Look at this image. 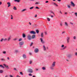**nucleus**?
<instances>
[{"mask_svg":"<svg viewBox=\"0 0 77 77\" xmlns=\"http://www.w3.org/2000/svg\"><path fill=\"white\" fill-rule=\"evenodd\" d=\"M27 38L28 40H30L32 39V37L30 34H28L27 36Z\"/></svg>","mask_w":77,"mask_h":77,"instance_id":"1","label":"nucleus"},{"mask_svg":"<svg viewBox=\"0 0 77 77\" xmlns=\"http://www.w3.org/2000/svg\"><path fill=\"white\" fill-rule=\"evenodd\" d=\"M55 65H56V62L54 61L53 63L51 66H52V67H54Z\"/></svg>","mask_w":77,"mask_h":77,"instance_id":"2","label":"nucleus"},{"mask_svg":"<svg viewBox=\"0 0 77 77\" xmlns=\"http://www.w3.org/2000/svg\"><path fill=\"white\" fill-rule=\"evenodd\" d=\"M34 52L35 53H38V52H39V49L38 48H36L34 50Z\"/></svg>","mask_w":77,"mask_h":77,"instance_id":"3","label":"nucleus"},{"mask_svg":"<svg viewBox=\"0 0 77 77\" xmlns=\"http://www.w3.org/2000/svg\"><path fill=\"white\" fill-rule=\"evenodd\" d=\"M69 40H70V37H67L66 38V41L67 43H69Z\"/></svg>","mask_w":77,"mask_h":77,"instance_id":"4","label":"nucleus"},{"mask_svg":"<svg viewBox=\"0 0 77 77\" xmlns=\"http://www.w3.org/2000/svg\"><path fill=\"white\" fill-rule=\"evenodd\" d=\"M24 42L23 41H22L21 42H20L19 43V45H24Z\"/></svg>","mask_w":77,"mask_h":77,"instance_id":"5","label":"nucleus"},{"mask_svg":"<svg viewBox=\"0 0 77 77\" xmlns=\"http://www.w3.org/2000/svg\"><path fill=\"white\" fill-rule=\"evenodd\" d=\"M28 72L29 73H32L33 72V70L32 69H28Z\"/></svg>","mask_w":77,"mask_h":77,"instance_id":"6","label":"nucleus"},{"mask_svg":"<svg viewBox=\"0 0 77 77\" xmlns=\"http://www.w3.org/2000/svg\"><path fill=\"white\" fill-rule=\"evenodd\" d=\"M7 40V38H2L1 40H0L1 42H2L3 41H6Z\"/></svg>","mask_w":77,"mask_h":77,"instance_id":"7","label":"nucleus"},{"mask_svg":"<svg viewBox=\"0 0 77 77\" xmlns=\"http://www.w3.org/2000/svg\"><path fill=\"white\" fill-rule=\"evenodd\" d=\"M31 34H36V32L34 31H32L29 32Z\"/></svg>","mask_w":77,"mask_h":77,"instance_id":"8","label":"nucleus"},{"mask_svg":"<svg viewBox=\"0 0 77 77\" xmlns=\"http://www.w3.org/2000/svg\"><path fill=\"white\" fill-rule=\"evenodd\" d=\"M71 3L72 6H73V7H74V6H75V5L74 4V3H73V2H71Z\"/></svg>","mask_w":77,"mask_h":77,"instance_id":"9","label":"nucleus"},{"mask_svg":"<svg viewBox=\"0 0 77 77\" xmlns=\"http://www.w3.org/2000/svg\"><path fill=\"white\" fill-rule=\"evenodd\" d=\"M3 65L5 66V67H6V68H7V69H9V66H8L5 65V64H4Z\"/></svg>","mask_w":77,"mask_h":77,"instance_id":"10","label":"nucleus"},{"mask_svg":"<svg viewBox=\"0 0 77 77\" xmlns=\"http://www.w3.org/2000/svg\"><path fill=\"white\" fill-rule=\"evenodd\" d=\"M11 39V36H10L8 37V39H7L8 41H10Z\"/></svg>","mask_w":77,"mask_h":77,"instance_id":"11","label":"nucleus"},{"mask_svg":"<svg viewBox=\"0 0 77 77\" xmlns=\"http://www.w3.org/2000/svg\"><path fill=\"white\" fill-rule=\"evenodd\" d=\"M23 59H26V55L25 54H23Z\"/></svg>","mask_w":77,"mask_h":77,"instance_id":"12","label":"nucleus"},{"mask_svg":"<svg viewBox=\"0 0 77 77\" xmlns=\"http://www.w3.org/2000/svg\"><path fill=\"white\" fill-rule=\"evenodd\" d=\"M7 4H8V8H9L10 6H11V3L9 2H8L7 3Z\"/></svg>","mask_w":77,"mask_h":77,"instance_id":"13","label":"nucleus"},{"mask_svg":"<svg viewBox=\"0 0 77 77\" xmlns=\"http://www.w3.org/2000/svg\"><path fill=\"white\" fill-rule=\"evenodd\" d=\"M35 38V35H32L31 38L34 39Z\"/></svg>","mask_w":77,"mask_h":77,"instance_id":"14","label":"nucleus"},{"mask_svg":"<svg viewBox=\"0 0 77 77\" xmlns=\"http://www.w3.org/2000/svg\"><path fill=\"white\" fill-rule=\"evenodd\" d=\"M43 48L44 49V50L45 51H46V48H45V45H44L43 46Z\"/></svg>","mask_w":77,"mask_h":77,"instance_id":"15","label":"nucleus"},{"mask_svg":"<svg viewBox=\"0 0 77 77\" xmlns=\"http://www.w3.org/2000/svg\"><path fill=\"white\" fill-rule=\"evenodd\" d=\"M14 1L15 2H16L19 3V2H20V0H14Z\"/></svg>","mask_w":77,"mask_h":77,"instance_id":"16","label":"nucleus"},{"mask_svg":"<svg viewBox=\"0 0 77 77\" xmlns=\"http://www.w3.org/2000/svg\"><path fill=\"white\" fill-rule=\"evenodd\" d=\"M41 36L42 38H43L44 36V34H43V33L42 32L41 34Z\"/></svg>","mask_w":77,"mask_h":77,"instance_id":"17","label":"nucleus"},{"mask_svg":"<svg viewBox=\"0 0 77 77\" xmlns=\"http://www.w3.org/2000/svg\"><path fill=\"white\" fill-rule=\"evenodd\" d=\"M64 24H65V25L66 26H68V23H67L66 22H65L64 23Z\"/></svg>","mask_w":77,"mask_h":77,"instance_id":"18","label":"nucleus"},{"mask_svg":"<svg viewBox=\"0 0 77 77\" xmlns=\"http://www.w3.org/2000/svg\"><path fill=\"white\" fill-rule=\"evenodd\" d=\"M50 68L52 70H54V67L51 66Z\"/></svg>","mask_w":77,"mask_h":77,"instance_id":"19","label":"nucleus"},{"mask_svg":"<svg viewBox=\"0 0 77 77\" xmlns=\"http://www.w3.org/2000/svg\"><path fill=\"white\" fill-rule=\"evenodd\" d=\"M42 69H43V70H45L46 68H45V67H42Z\"/></svg>","mask_w":77,"mask_h":77,"instance_id":"20","label":"nucleus"},{"mask_svg":"<svg viewBox=\"0 0 77 77\" xmlns=\"http://www.w3.org/2000/svg\"><path fill=\"white\" fill-rule=\"evenodd\" d=\"M13 9L14 10H15V11H16L17 9V8H16V7H15V6H14Z\"/></svg>","mask_w":77,"mask_h":77,"instance_id":"21","label":"nucleus"},{"mask_svg":"<svg viewBox=\"0 0 77 77\" xmlns=\"http://www.w3.org/2000/svg\"><path fill=\"white\" fill-rule=\"evenodd\" d=\"M53 4H54V5H55V6H57V7L58 6V5H57L56 3H53Z\"/></svg>","mask_w":77,"mask_h":77,"instance_id":"22","label":"nucleus"},{"mask_svg":"<svg viewBox=\"0 0 77 77\" xmlns=\"http://www.w3.org/2000/svg\"><path fill=\"white\" fill-rule=\"evenodd\" d=\"M23 37V38H25L26 37V35L24 34H23L22 35Z\"/></svg>","mask_w":77,"mask_h":77,"instance_id":"23","label":"nucleus"},{"mask_svg":"<svg viewBox=\"0 0 77 77\" xmlns=\"http://www.w3.org/2000/svg\"><path fill=\"white\" fill-rule=\"evenodd\" d=\"M0 67H1V68H5V67L3 66L2 65H0Z\"/></svg>","mask_w":77,"mask_h":77,"instance_id":"24","label":"nucleus"},{"mask_svg":"<svg viewBox=\"0 0 77 77\" xmlns=\"http://www.w3.org/2000/svg\"><path fill=\"white\" fill-rule=\"evenodd\" d=\"M3 72V70H0V73H2Z\"/></svg>","mask_w":77,"mask_h":77,"instance_id":"25","label":"nucleus"},{"mask_svg":"<svg viewBox=\"0 0 77 77\" xmlns=\"http://www.w3.org/2000/svg\"><path fill=\"white\" fill-rule=\"evenodd\" d=\"M33 26H34L35 27H36L37 26V25H36V24H34L33 25Z\"/></svg>","mask_w":77,"mask_h":77,"instance_id":"26","label":"nucleus"},{"mask_svg":"<svg viewBox=\"0 0 77 77\" xmlns=\"http://www.w3.org/2000/svg\"><path fill=\"white\" fill-rule=\"evenodd\" d=\"M22 41V38H20L19 39L18 41H19V42H20V41Z\"/></svg>","mask_w":77,"mask_h":77,"instance_id":"27","label":"nucleus"},{"mask_svg":"<svg viewBox=\"0 0 77 77\" xmlns=\"http://www.w3.org/2000/svg\"><path fill=\"white\" fill-rule=\"evenodd\" d=\"M33 9V7H31L29 8V9L32 10V9Z\"/></svg>","mask_w":77,"mask_h":77,"instance_id":"28","label":"nucleus"},{"mask_svg":"<svg viewBox=\"0 0 77 77\" xmlns=\"http://www.w3.org/2000/svg\"><path fill=\"white\" fill-rule=\"evenodd\" d=\"M36 32L37 33H39V31L38 30H36Z\"/></svg>","mask_w":77,"mask_h":77,"instance_id":"29","label":"nucleus"},{"mask_svg":"<svg viewBox=\"0 0 77 77\" xmlns=\"http://www.w3.org/2000/svg\"><path fill=\"white\" fill-rule=\"evenodd\" d=\"M47 19H48V21H50V18H48V17H47Z\"/></svg>","mask_w":77,"mask_h":77,"instance_id":"30","label":"nucleus"},{"mask_svg":"<svg viewBox=\"0 0 77 77\" xmlns=\"http://www.w3.org/2000/svg\"><path fill=\"white\" fill-rule=\"evenodd\" d=\"M33 44V42H32L30 45V46L31 47V46H32Z\"/></svg>","mask_w":77,"mask_h":77,"instance_id":"31","label":"nucleus"},{"mask_svg":"<svg viewBox=\"0 0 77 77\" xmlns=\"http://www.w3.org/2000/svg\"><path fill=\"white\" fill-rule=\"evenodd\" d=\"M74 39H76V37L75 36H74L73 37Z\"/></svg>","mask_w":77,"mask_h":77,"instance_id":"32","label":"nucleus"},{"mask_svg":"<svg viewBox=\"0 0 77 77\" xmlns=\"http://www.w3.org/2000/svg\"><path fill=\"white\" fill-rule=\"evenodd\" d=\"M15 53H18V50H16L15 51Z\"/></svg>","mask_w":77,"mask_h":77,"instance_id":"33","label":"nucleus"},{"mask_svg":"<svg viewBox=\"0 0 77 77\" xmlns=\"http://www.w3.org/2000/svg\"><path fill=\"white\" fill-rule=\"evenodd\" d=\"M59 13L61 14H62V11H59Z\"/></svg>","mask_w":77,"mask_h":77,"instance_id":"34","label":"nucleus"},{"mask_svg":"<svg viewBox=\"0 0 77 77\" xmlns=\"http://www.w3.org/2000/svg\"><path fill=\"white\" fill-rule=\"evenodd\" d=\"M67 7L68 8H71V7L69 5H67Z\"/></svg>","mask_w":77,"mask_h":77,"instance_id":"35","label":"nucleus"},{"mask_svg":"<svg viewBox=\"0 0 77 77\" xmlns=\"http://www.w3.org/2000/svg\"><path fill=\"white\" fill-rule=\"evenodd\" d=\"M26 9H24L22 11V12H24V11H26Z\"/></svg>","mask_w":77,"mask_h":77,"instance_id":"36","label":"nucleus"},{"mask_svg":"<svg viewBox=\"0 0 77 77\" xmlns=\"http://www.w3.org/2000/svg\"><path fill=\"white\" fill-rule=\"evenodd\" d=\"M40 39L41 40V42L43 41V40L42 39V38H40Z\"/></svg>","mask_w":77,"mask_h":77,"instance_id":"37","label":"nucleus"},{"mask_svg":"<svg viewBox=\"0 0 77 77\" xmlns=\"http://www.w3.org/2000/svg\"><path fill=\"white\" fill-rule=\"evenodd\" d=\"M29 76H32V74L31 73H30L29 74Z\"/></svg>","mask_w":77,"mask_h":77,"instance_id":"38","label":"nucleus"},{"mask_svg":"<svg viewBox=\"0 0 77 77\" xmlns=\"http://www.w3.org/2000/svg\"><path fill=\"white\" fill-rule=\"evenodd\" d=\"M32 61H29L30 64H32Z\"/></svg>","mask_w":77,"mask_h":77,"instance_id":"39","label":"nucleus"},{"mask_svg":"<svg viewBox=\"0 0 77 77\" xmlns=\"http://www.w3.org/2000/svg\"><path fill=\"white\" fill-rule=\"evenodd\" d=\"M17 38H15L13 39V41H16L17 40Z\"/></svg>","mask_w":77,"mask_h":77,"instance_id":"40","label":"nucleus"},{"mask_svg":"<svg viewBox=\"0 0 77 77\" xmlns=\"http://www.w3.org/2000/svg\"><path fill=\"white\" fill-rule=\"evenodd\" d=\"M41 42L42 44H44V43H45V42H44V41H42V42Z\"/></svg>","mask_w":77,"mask_h":77,"instance_id":"41","label":"nucleus"},{"mask_svg":"<svg viewBox=\"0 0 77 77\" xmlns=\"http://www.w3.org/2000/svg\"><path fill=\"white\" fill-rule=\"evenodd\" d=\"M1 60H2V61H3V60L5 61V59H1Z\"/></svg>","mask_w":77,"mask_h":77,"instance_id":"42","label":"nucleus"},{"mask_svg":"<svg viewBox=\"0 0 77 77\" xmlns=\"http://www.w3.org/2000/svg\"><path fill=\"white\" fill-rule=\"evenodd\" d=\"M3 54H6V52L5 51H4L3 52Z\"/></svg>","mask_w":77,"mask_h":77,"instance_id":"43","label":"nucleus"},{"mask_svg":"<svg viewBox=\"0 0 77 77\" xmlns=\"http://www.w3.org/2000/svg\"><path fill=\"white\" fill-rule=\"evenodd\" d=\"M35 8L36 9H39V8H38V7H35Z\"/></svg>","mask_w":77,"mask_h":77,"instance_id":"44","label":"nucleus"},{"mask_svg":"<svg viewBox=\"0 0 77 77\" xmlns=\"http://www.w3.org/2000/svg\"><path fill=\"white\" fill-rule=\"evenodd\" d=\"M7 59H8V60H10V58H9V57H7Z\"/></svg>","mask_w":77,"mask_h":77,"instance_id":"45","label":"nucleus"},{"mask_svg":"<svg viewBox=\"0 0 77 77\" xmlns=\"http://www.w3.org/2000/svg\"><path fill=\"white\" fill-rule=\"evenodd\" d=\"M20 74H21V75H23V72H20Z\"/></svg>","mask_w":77,"mask_h":77,"instance_id":"46","label":"nucleus"},{"mask_svg":"<svg viewBox=\"0 0 77 77\" xmlns=\"http://www.w3.org/2000/svg\"><path fill=\"white\" fill-rule=\"evenodd\" d=\"M75 14L76 16H77V13H75Z\"/></svg>","mask_w":77,"mask_h":77,"instance_id":"47","label":"nucleus"},{"mask_svg":"<svg viewBox=\"0 0 77 77\" xmlns=\"http://www.w3.org/2000/svg\"><path fill=\"white\" fill-rule=\"evenodd\" d=\"M75 56H77V53H75Z\"/></svg>","mask_w":77,"mask_h":77,"instance_id":"48","label":"nucleus"},{"mask_svg":"<svg viewBox=\"0 0 77 77\" xmlns=\"http://www.w3.org/2000/svg\"><path fill=\"white\" fill-rule=\"evenodd\" d=\"M66 48V46H65L64 48H63V49H65V48Z\"/></svg>","mask_w":77,"mask_h":77,"instance_id":"49","label":"nucleus"},{"mask_svg":"<svg viewBox=\"0 0 77 77\" xmlns=\"http://www.w3.org/2000/svg\"><path fill=\"white\" fill-rule=\"evenodd\" d=\"M45 3H48V1H46L45 2Z\"/></svg>","mask_w":77,"mask_h":77,"instance_id":"50","label":"nucleus"},{"mask_svg":"<svg viewBox=\"0 0 77 77\" xmlns=\"http://www.w3.org/2000/svg\"><path fill=\"white\" fill-rule=\"evenodd\" d=\"M51 13H52V14H53L54 15V13H53V11H51Z\"/></svg>","mask_w":77,"mask_h":77,"instance_id":"51","label":"nucleus"},{"mask_svg":"<svg viewBox=\"0 0 77 77\" xmlns=\"http://www.w3.org/2000/svg\"><path fill=\"white\" fill-rule=\"evenodd\" d=\"M35 18H36V17H37V14H36L35 15Z\"/></svg>","mask_w":77,"mask_h":77,"instance_id":"52","label":"nucleus"},{"mask_svg":"<svg viewBox=\"0 0 77 77\" xmlns=\"http://www.w3.org/2000/svg\"><path fill=\"white\" fill-rule=\"evenodd\" d=\"M64 47V45H62L61 46V47L63 48Z\"/></svg>","mask_w":77,"mask_h":77,"instance_id":"53","label":"nucleus"},{"mask_svg":"<svg viewBox=\"0 0 77 77\" xmlns=\"http://www.w3.org/2000/svg\"><path fill=\"white\" fill-rule=\"evenodd\" d=\"M2 4V2H0V5H1Z\"/></svg>","mask_w":77,"mask_h":77,"instance_id":"54","label":"nucleus"},{"mask_svg":"<svg viewBox=\"0 0 77 77\" xmlns=\"http://www.w3.org/2000/svg\"><path fill=\"white\" fill-rule=\"evenodd\" d=\"M10 77H14L12 75H10Z\"/></svg>","mask_w":77,"mask_h":77,"instance_id":"55","label":"nucleus"},{"mask_svg":"<svg viewBox=\"0 0 77 77\" xmlns=\"http://www.w3.org/2000/svg\"><path fill=\"white\" fill-rule=\"evenodd\" d=\"M35 5H36V4H39V3L38 2H36L35 3Z\"/></svg>","mask_w":77,"mask_h":77,"instance_id":"56","label":"nucleus"},{"mask_svg":"<svg viewBox=\"0 0 77 77\" xmlns=\"http://www.w3.org/2000/svg\"><path fill=\"white\" fill-rule=\"evenodd\" d=\"M11 20H13V17H11Z\"/></svg>","mask_w":77,"mask_h":77,"instance_id":"57","label":"nucleus"},{"mask_svg":"<svg viewBox=\"0 0 77 77\" xmlns=\"http://www.w3.org/2000/svg\"><path fill=\"white\" fill-rule=\"evenodd\" d=\"M29 24L30 25H32V23L30 22H29Z\"/></svg>","mask_w":77,"mask_h":77,"instance_id":"58","label":"nucleus"},{"mask_svg":"<svg viewBox=\"0 0 77 77\" xmlns=\"http://www.w3.org/2000/svg\"><path fill=\"white\" fill-rule=\"evenodd\" d=\"M14 70H15L16 71H17V69L15 68H14Z\"/></svg>","mask_w":77,"mask_h":77,"instance_id":"59","label":"nucleus"},{"mask_svg":"<svg viewBox=\"0 0 77 77\" xmlns=\"http://www.w3.org/2000/svg\"><path fill=\"white\" fill-rule=\"evenodd\" d=\"M5 77H8V75H6L5 76Z\"/></svg>","mask_w":77,"mask_h":77,"instance_id":"60","label":"nucleus"},{"mask_svg":"<svg viewBox=\"0 0 77 77\" xmlns=\"http://www.w3.org/2000/svg\"><path fill=\"white\" fill-rule=\"evenodd\" d=\"M70 23L71 24H72V25H73V23H71V22H70Z\"/></svg>","mask_w":77,"mask_h":77,"instance_id":"61","label":"nucleus"},{"mask_svg":"<svg viewBox=\"0 0 77 77\" xmlns=\"http://www.w3.org/2000/svg\"><path fill=\"white\" fill-rule=\"evenodd\" d=\"M58 2H60L61 0H57Z\"/></svg>","mask_w":77,"mask_h":77,"instance_id":"62","label":"nucleus"},{"mask_svg":"<svg viewBox=\"0 0 77 77\" xmlns=\"http://www.w3.org/2000/svg\"><path fill=\"white\" fill-rule=\"evenodd\" d=\"M35 70H36V71H38V69H35Z\"/></svg>","mask_w":77,"mask_h":77,"instance_id":"63","label":"nucleus"},{"mask_svg":"<svg viewBox=\"0 0 77 77\" xmlns=\"http://www.w3.org/2000/svg\"><path fill=\"white\" fill-rule=\"evenodd\" d=\"M17 77H20L18 75H17Z\"/></svg>","mask_w":77,"mask_h":77,"instance_id":"64","label":"nucleus"}]
</instances>
